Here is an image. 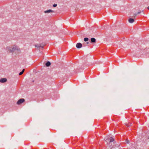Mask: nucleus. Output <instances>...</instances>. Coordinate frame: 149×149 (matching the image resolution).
<instances>
[{"label": "nucleus", "mask_w": 149, "mask_h": 149, "mask_svg": "<svg viewBox=\"0 0 149 149\" xmlns=\"http://www.w3.org/2000/svg\"><path fill=\"white\" fill-rule=\"evenodd\" d=\"M141 13V12L140 11H139V12L138 13H137V14H140V13Z\"/></svg>", "instance_id": "nucleus-16"}, {"label": "nucleus", "mask_w": 149, "mask_h": 149, "mask_svg": "<svg viewBox=\"0 0 149 149\" xmlns=\"http://www.w3.org/2000/svg\"><path fill=\"white\" fill-rule=\"evenodd\" d=\"M51 12L53 13L54 12V11L51 10H49L44 11V13H49Z\"/></svg>", "instance_id": "nucleus-6"}, {"label": "nucleus", "mask_w": 149, "mask_h": 149, "mask_svg": "<svg viewBox=\"0 0 149 149\" xmlns=\"http://www.w3.org/2000/svg\"><path fill=\"white\" fill-rule=\"evenodd\" d=\"M88 39L87 38H85L84 39V40L85 42L87 41L88 40Z\"/></svg>", "instance_id": "nucleus-11"}, {"label": "nucleus", "mask_w": 149, "mask_h": 149, "mask_svg": "<svg viewBox=\"0 0 149 149\" xmlns=\"http://www.w3.org/2000/svg\"><path fill=\"white\" fill-rule=\"evenodd\" d=\"M138 14H137V13H135L134 14V15H135V16H136L137 15H138Z\"/></svg>", "instance_id": "nucleus-17"}, {"label": "nucleus", "mask_w": 149, "mask_h": 149, "mask_svg": "<svg viewBox=\"0 0 149 149\" xmlns=\"http://www.w3.org/2000/svg\"><path fill=\"white\" fill-rule=\"evenodd\" d=\"M147 8L149 10V6Z\"/></svg>", "instance_id": "nucleus-18"}, {"label": "nucleus", "mask_w": 149, "mask_h": 149, "mask_svg": "<svg viewBox=\"0 0 149 149\" xmlns=\"http://www.w3.org/2000/svg\"><path fill=\"white\" fill-rule=\"evenodd\" d=\"M35 46L36 47H37L38 48H40V47H41L42 48H43L44 47L43 46H41L40 45H36Z\"/></svg>", "instance_id": "nucleus-10"}, {"label": "nucleus", "mask_w": 149, "mask_h": 149, "mask_svg": "<svg viewBox=\"0 0 149 149\" xmlns=\"http://www.w3.org/2000/svg\"><path fill=\"white\" fill-rule=\"evenodd\" d=\"M6 49L8 50V51H9V52H13L16 50L19 51L20 50V48L15 45H13L11 47H7L6 48Z\"/></svg>", "instance_id": "nucleus-1"}, {"label": "nucleus", "mask_w": 149, "mask_h": 149, "mask_svg": "<svg viewBox=\"0 0 149 149\" xmlns=\"http://www.w3.org/2000/svg\"><path fill=\"white\" fill-rule=\"evenodd\" d=\"M82 45L80 43H78L77 44L76 46L77 48H79L82 47Z\"/></svg>", "instance_id": "nucleus-4"}, {"label": "nucleus", "mask_w": 149, "mask_h": 149, "mask_svg": "<svg viewBox=\"0 0 149 149\" xmlns=\"http://www.w3.org/2000/svg\"><path fill=\"white\" fill-rule=\"evenodd\" d=\"M148 139H149V137L148 138Z\"/></svg>", "instance_id": "nucleus-19"}, {"label": "nucleus", "mask_w": 149, "mask_h": 149, "mask_svg": "<svg viewBox=\"0 0 149 149\" xmlns=\"http://www.w3.org/2000/svg\"><path fill=\"white\" fill-rule=\"evenodd\" d=\"M128 21H129V22L130 23H132L133 22H134V20L133 19L130 18V19H129Z\"/></svg>", "instance_id": "nucleus-7"}, {"label": "nucleus", "mask_w": 149, "mask_h": 149, "mask_svg": "<svg viewBox=\"0 0 149 149\" xmlns=\"http://www.w3.org/2000/svg\"><path fill=\"white\" fill-rule=\"evenodd\" d=\"M25 101V100L24 99L22 98L19 100L17 102V104L18 105H20L22 103H23Z\"/></svg>", "instance_id": "nucleus-2"}, {"label": "nucleus", "mask_w": 149, "mask_h": 149, "mask_svg": "<svg viewBox=\"0 0 149 149\" xmlns=\"http://www.w3.org/2000/svg\"><path fill=\"white\" fill-rule=\"evenodd\" d=\"M23 73V72H20L19 74V75H22Z\"/></svg>", "instance_id": "nucleus-14"}, {"label": "nucleus", "mask_w": 149, "mask_h": 149, "mask_svg": "<svg viewBox=\"0 0 149 149\" xmlns=\"http://www.w3.org/2000/svg\"><path fill=\"white\" fill-rule=\"evenodd\" d=\"M109 142H111L114 141V139L113 138H112V137H110L109 139Z\"/></svg>", "instance_id": "nucleus-9"}, {"label": "nucleus", "mask_w": 149, "mask_h": 149, "mask_svg": "<svg viewBox=\"0 0 149 149\" xmlns=\"http://www.w3.org/2000/svg\"><path fill=\"white\" fill-rule=\"evenodd\" d=\"M57 6V5L56 4H54L53 5V6L54 7H56Z\"/></svg>", "instance_id": "nucleus-13"}, {"label": "nucleus", "mask_w": 149, "mask_h": 149, "mask_svg": "<svg viewBox=\"0 0 149 149\" xmlns=\"http://www.w3.org/2000/svg\"><path fill=\"white\" fill-rule=\"evenodd\" d=\"M91 40L92 43H95L96 42V40L94 38H91Z\"/></svg>", "instance_id": "nucleus-5"}, {"label": "nucleus", "mask_w": 149, "mask_h": 149, "mask_svg": "<svg viewBox=\"0 0 149 149\" xmlns=\"http://www.w3.org/2000/svg\"><path fill=\"white\" fill-rule=\"evenodd\" d=\"M24 70H25L24 69H23L22 70V72H23H23H24Z\"/></svg>", "instance_id": "nucleus-15"}, {"label": "nucleus", "mask_w": 149, "mask_h": 149, "mask_svg": "<svg viewBox=\"0 0 149 149\" xmlns=\"http://www.w3.org/2000/svg\"><path fill=\"white\" fill-rule=\"evenodd\" d=\"M126 143H129V141L128 139H126Z\"/></svg>", "instance_id": "nucleus-12"}, {"label": "nucleus", "mask_w": 149, "mask_h": 149, "mask_svg": "<svg viewBox=\"0 0 149 149\" xmlns=\"http://www.w3.org/2000/svg\"><path fill=\"white\" fill-rule=\"evenodd\" d=\"M7 81L6 79L5 78H1L0 79V82L1 83H4Z\"/></svg>", "instance_id": "nucleus-3"}, {"label": "nucleus", "mask_w": 149, "mask_h": 149, "mask_svg": "<svg viewBox=\"0 0 149 149\" xmlns=\"http://www.w3.org/2000/svg\"><path fill=\"white\" fill-rule=\"evenodd\" d=\"M45 65L46 66L49 67V66H50V65H51V63H50V62H49V61H47Z\"/></svg>", "instance_id": "nucleus-8"}]
</instances>
